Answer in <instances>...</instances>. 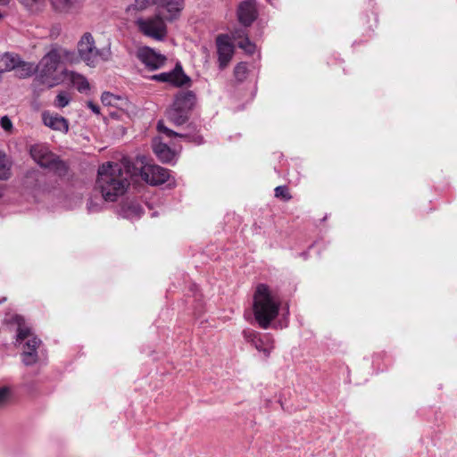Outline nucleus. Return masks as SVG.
Wrapping results in <instances>:
<instances>
[{"instance_id": "1", "label": "nucleus", "mask_w": 457, "mask_h": 457, "mask_svg": "<svg viewBox=\"0 0 457 457\" xmlns=\"http://www.w3.org/2000/svg\"><path fill=\"white\" fill-rule=\"evenodd\" d=\"M73 53L54 44L51 45L50 49L41 58L37 64V74L34 79L35 85H43L47 88H52L64 80L66 73L63 69L60 70L61 64L65 62H71Z\"/></svg>"}, {"instance_id": "2", "label": "nucleus", "mask_w": 457, "mask_h": 457, "mask_svg": "<svg viewBox=\"0 0 457 457\" xmlns=\"http://www.w3.org/2000/svg\"><path fill=\"white\" fill-rule=\"evenodd\" d=\"M129 171L121 163L108 162L98 168L96 188L104 201L114 202L129 187Z\"/></svg>"}, {"instance_id": "3", "label": "nucleus", "mask_w": 457, "mask_h": 457, "mask_svg": "<svg viewBox=\"0 0 457 457\" xmlns=\"http://www.w3.org/2000/svg\"><path fill=\"white\" fill-rule=\"evenodd\" d=\"M279 300L272 295L265 284L257 286L253 295V311L254 318L262 328H268L278 314Z\"/></svg>"}, {"instance_id": "4", "label": "nucleus", "mask_w": 457, "mask_h": 457, "mask_svg": "<svg viewBox=\"0 0 457 457\" xmlns=\"http://www.w3.org/2000/svg\"><path fill=\"white\" fill-rule=\"evenodd\" d=\"M12 322L17 325L15 344H21L26 341L21 353V361L26 366H31L38 360L37 349L41 345V340L33 336L30 328L26 325L21 316H13Z\"/></svg>"}, {"instance_id": "5", "label": "nucleus", "mask_w": 457, "mask_h": 457, "mask_svg": "<svg viewBox=\"0 0 457 457\" xmlns=\"http://www.w3.org/2000/svg\"><path fill=\"white\" fill-rule=\"evenodd\" d=\"M29 154L40 167L49 169L60 178L67 175L69 170L67 163L54 154L46 144L31 145Z\"/></svg>"}, {"instance_id": "6", "label": "nucleus", "mask_w": 457, "mask_h": 457, "mask_svg": "<svg viewBox=\"0 0 457 457\" xmlns=\"http://www.w3.org/2000/svg\"><path fill=\"white\" fill-rule=\"evenodd\" d=\"M139 33L155 41H163L168 35L167 22L161 14L155 12L147 17H136L133 21Z\"/></svg>"}, {"instance_id": "7", "label": "nucleus", "mask_w": 457, "mask_h": 457, "mask_svg": "<svg viewBox=\"0 0 457 457\" xmlns=\"http://www.w3.org/2000/svg\"><path fill=\"white\" fill-rule=\"evenodd\" d=\"M79 54L88 66L95 67L100 61H107L111 57L110 46L98 49L90 33H85L78 44Z\"/></svg>"}, {"instance_id": "8", "label": "nucleus", "mask_w": 457, "mask_h": 457, "mask_svg": "<svg viewBox=\"0 0 457 457\" xmlns=\"http://www.w3.org/2000/svg\"><path fill=\"white\" fill-rule=\"evenodd\" d=\"M140 176L148 184L156 186L165 183L170 178L169 170L156 164L145 162V157L140 158Z\"/></svg>"}, {"instance_id": "9", "label": "nucleus", "mask_w": 457, "mask_h": 457, "mask_svg": "<svg viewBox=\"0 0 457 457\" xmlns=\"http://www.w3.org/2000/svg\"><path fill=\"white\" fill-rule=\"evenodd\" d=\"M185 7V0H155V12L169 22L179 19Z\"/></svg>"}, {"instance_id": "10", "label": "nucleus", "mask_w": 457, "mask_h": 457, "mask_svg": "<svg viewBox=\"0 0 457 457\" xmlns=\"http://www.w3.org/2000/svg\"><path fill=\"white\" fill-rule=\"evenodd\" d=\"M152 79L160 82H168L175 87H183L188 84L191 79L183 71L182 66L177 63L175 68L169 72H162L152 77Z\"/></svg>"}, {"instance_id": "11", "label": "nucleus", "mask_w": 457, "mask_h": 457, "mask_svg": "<svg viewBox=\"0 0 457 457\" xmlns=\"http://www.w3.org/2000/svg\"><path fill=\"white\" fill-rule=\"evenodd\" d=\"M137 55L150 71H155L162 68L167 60L165 55L155 52L148 46L139 48Z\"/></svg>"}, {"instance_id": "12", "label": "nucleus", "mask_w": 457, "mask_h": 457, "mask_svg": "<svg viewBox=\"0 0 457 457\" xmlns=\"http://www.w3.org/2000/svg\"><path fill=\"white\" fill-rule=\"evenodd\" d=\"M217 45V53H218V61L220 69L223 70L226 68L230 62L233 54H234V46L229 42V37L228 35H219L216 38Z\"/></svg>"}, {"instance_id": "13", "label": "nucleus", "mask_w": 457, "mask_h": 457, "mask_svg": "<svg viewBox=\"0 0 457 457\" xmlns=\"http://www.w3.org/2000/svg\"><path fill=\"white\" fill-rule=\"evenodd\" d=\"M258 16L255 0H245L237 8L238 21L245 27L250 26Z\"/></svg>"}, {"instance_id": "14", "label": "nucleus", "mask_w": 457, "mask_h": 457, "mask_svg": "<svg viewBox=\"0 0 457 457\" xmlns=\"http://www.w3.org/2000/svg\"><path fill=\"white\" fill-rule=\"evenodd\" d=\"M42 121L45 126L53 130L60 131L64 134L69 131L68 120L57 113H51L47 111L43 112Z\"/></svg>"}, {"instance_id": "15", "label": "nucleus", "mask_w": 457, "mask_h": 457, "mask_svg": "<svg viewBox=\"0 0 457 457\" xmlns=\"http://www.w3.org/2000/svg\"><path fill=\"white\" fill-rule=\"evenodd\" d=\"M196 103V96L191 91H179L175 95L173 104L171 105L178 107L191 113Z\"/></svg>"}, {"instance_id": "16", "label": "nucleus", "mask_w": 457, "mask_h": 457, "mask_svg": "<svg viewBox=\"0 0 457 457\" xmlns=\"http://www.w3.org/2000/svg\"><path fill=\"white\" fill-rule=\"evenodd\" d=\"M53 9L60 13L78 12L85 0H49Z\"/></svg>"}, {"instance_id": "17", "label": "nucleus", "mask_w": 457, "mask_h": 457, "mask_svg": "<svg viewBox=\"0 0 457 457\" xmlns=\"http://www.w3.org/2000/svg\"><path fill=\"white\" fill-rule=\"evenodd\" d=\"M152 5L155 6V0H134L132 4L127 6L126 12L134 21L136 17H143L141 12L146 11Z\"/></svg>"}, {"instance_id": "18", "label": "nucleus", "mask_w": 457, "mask_h": 457, "mask_svg": "<svg viewBox=\"0 0 457 457\" xmlns=\"http://www.w3.org/2000/svg\"><path fill=\"white\" fill-rule=\"evenodd\" d=\"M189 116V112L173 105H170V107L166 111V117L168 120L175 126H181L187 122Z\"/></svg>"}, {"instance_id": "19", "label": "nucleus", "mask_w": 457, "mask_h": 457, "mask_svg": "<svg viewBox=\"0 0 457 457\" xmlns=\"http://www.w3.org/2000/svg\"><path fill=\"white\" fill-rule=\"evenodd\" d=\"M63 72L66 73L64 79H68L78 91L85 92L89 89V83L84 76L66 69H63Z\"/></svg>"}, {"instance_id": "20", "label": "nucleus", "mask_w": 457, "mask_h": 457, "mask_svg": "<svg viewBox=\"0 0 457 457\" xmlns=\"http://www.w3.org/2000/svg\"><path fill=\"white\" fill-rule=\"evenodd\" d=\"M154 153L162 162H170L174 157V153L164 143L154 140L153 143Z\"/></svg>"}, {"instance_id": "21", "label": "nucleus", "mask_w": 457, "mask_h": 457, "mask_svg": "<svg viewBox=\"0 0 457 457\" xmlns=\"http://www.w3.org/2000/svg\"><path fill=\"white\" fill-rule=\"evenodd\" d=\"M20 63V56L15 54L4 53L0 57V73L14 71Z\"/></svg>"}, {"instance_id": "22", "label": "nucleus", "mask_w": 457, "mask_h": 457, "mask_svg": "<svg viewBox=\"0 0 457 457\" xmlns=\"http://www.w3.org/2000/svg\"><path fill=\"white\" fill-rule=\"evenodd\" d=\"M232 37L234 39H240L237 42V46L239 48L245 50L248 54H253L255 51V45L253 44L247 35L245 34V30L238 29L235 30L232 33Z\"/></svg>"}, {"instance_id": "23", "label": "nucleus", "mask_w": 457, "mask_h": 457, "mask_svg": "<svg viewBox=\"0 0 457 457\" xmlns=\"http://www.w3.org/2000/svg\"><path fill=\"white\" fill-rule=\"evenodd\" d=\"M255 349L264 354L266 358L270 355L271 351L274 349V341L270 335L266 334L261 337L258 341L253 345Z\"/></svg>"}, {"instance_id": "24", "label": "nucleus", "mask_w": 457, "mask_h": 457, "mask_svg": "<svg viewBox=\"0 0 457 457\" xmlns=\"http://www.w3.org/2000/svg\"><path fill=\"white\" fill-rule=\"evenodd\" d=\"M14 71L18 78L25 79L30 77L34 73L37 74V65L33 62H24L20 58V63Z\"/></svg>"}, {"instance_id": "25", "label": "nucleus", "mask_w": 457, "mask_h": 457, "mask_svg": "<svg viewBox=\"0 0 457 457\" xmlns=\"http://www.w3.org/2000/svg\"><path fill=\"white\" fill-rule=\"evenodd\" d=\"M157 129L160 132L164 133L169 137H180L189 138V140L194 141L195 143H196L198 145L203 143V138L200 136L188 137L187 135L177 133V132L173 131L172 129L167 128L162 120H160L157 123Z\"/></svg>"}, {"instance_id": "26", "label": "nucleus", "mask_w": 457, "mask_h": 457, "mask_svg": "<svg viewBox=\"0 0 457 457\" xmlns=\"http://www.w3.org/2000/svg\"><path fill=\"white\" fill-rule=\"evenodd\" d=\"M12 161L3 152L0 151V180H7L12 175Z\"/></svg>"}, {"instance_id": "27", "label": "nucleus", "mask_w": 457, "mask_h": 457, "mask_svg": "<svg viewBox=\"0 0 457 457\" xmlns=\"http://www.w3.org/2000/svg\"><path fill=\"white\" fill-rule=\"evenodd\" d=\"M247 74V66L245 62L238 63L234 69L235 78L238 81H243L246 78Z\"/></svg>"}, {"instance_id": "28", "label": "nucleus", "mask_w": 457, "mask_h": 457, "mask_svg": "<svg viewBox=\"0 0 457 457\" xmlns=\"http://www.w3.org/2000/svg\"><path fill=\"white\" fill-rule=\"evenodd\" d=\"M70 101L71 99L69 94L67 92L62 91L56 96L54 105L58 108H63L69 104Z\"/></svg>"}, {"instance_id": "29", "label": "nucleus", "mask_w": 457, "mask_h": 457, "mask_svg": "<svg viewBox=\"0 0 457 457\" xmlns=\"http://www.w3.org/2000/svg\"><path fill=\"white\" fill-rule=\"evenodd\" d=\"M275 196L287 202L292 198L287 186H278L275 189Z\"/></svg>"}, {"instance_id": "30", "label": "nucleus", "mask_w": 457, "mask_h": 457, "mask_svg": "<svg viewBox=\"0 0 457 457\" xmlns=\"http://www.w3.org/2000/svg\"><path fill=\"white\" fill-rule=\"evenodd\" d=\"M243 336L245 339L250 342L253 345L255 344V341L261 337L260 334L253 329H245L243 331Z\"/></svg>"}, {"instance_id": "31", "label": "nucleus", "mask_w": 457, "mask_h": 457, "mask_svg": "<svg viewBox=\"0 0 457 457\" xmlns=\"http://www.w3.org/2000/svg\"><path fill=\"white\" fill-rule=\"evenodd\" d=\"M101 100L104 105H113L118 100V97L109 92H104L101 96Z\"/></svg>"}, {"instance_id": "32", "label": "nucleus", "mask_w": 457, "mask_h": 457, "mask_svg": "<svg viewBox=\"0 0 457 457\" xmlns=\"http://www.w3.org/2000/svg\"><path fill=\"white\" fill-rule=\"evenodd\" d=\"M10 395V390L4 386L0 388V409L5 406Z\"/></svg>"}, {"instance_id": "33", "label": "nucleus", "mask_w": 457, "mask_h": 457, "mask_svg": "<svg viewBox=\"0 0 457 457\" xmlns=\"http://www.w3.org/2000/svg\"><path fill=\"white\" fill-rule=\"evenodd\" d=\"M87 209L88 212H97L101 210V204L95 202L93 198H90L87 203Z\"/></svg>"}, {"instance_id": "34", "label": "nucleus", "mask_w": 457, "mask_h": 457, "mask_svg": "<svg viewBox=\"0 0 457 457\" xmlns=\"http://www.w3.org/2000/svg\"><path fill=\"white\" fill-rule=\"evenodd\" d=\"M0 125L6 131L10 130L12 128V123L7 116H4L1 118Z\"/></svg>"}, {"instance_id": "35", "label": "nucleus", "mask_w": 457, "mask_h": 457, "mask_svg": "<svg viewBox=\"0 0 457 457\" xmlns=\"http://www.w3.org/2000/svg\"><path fill=\"white\" fill-rule=\"evenodd\" d=\"M21 4L29 9H33L36 4H41L44 0H19Z\"/></svg>"}, {"instance_id": "36", "label": "nucleus", "mask_w": 457, "mask_h": 457, "mask_svg": "<svg viewBox=\"0 0 457 457\" xmlns=\"http://www.w3.org/2000/svg\"><path fill=\"white\" fill-rule=\"evenodd\" d=\"M87 105L95 113H99L100 109L96 104H93L92 102H88Z\"/></svg>"}, {"instance_id": "37", "label": "nucleus", "mask_w": 457, "mask_h": 457, "mask_svg": "<svg viewBox=\"0 0 457 457\" xmlns=\"http://www.w3.org/2000/svg\"><path fill=\"white\" fill-rule=\"evenodd\" d=\"M132 210H133V212H135L136 214L139 215L140 212H141V208L139 205L137 204H132L131 207H130Z\"/></svg>"}, {"instance_id": "38", "label": "nucleus", "mask_w": 457, "mask_h": 457, "mask_svg": "<svg viewBox=\"0 0 457 457\" xmlns=\"http://www.w3.org/2000/svg\"><path fill=\"white\" fill-rule=\"evenodd\" d=\"M10 0H0V5H6L8 4Z\"/></svg>"}, {"instance_id": "39", "label": "nucleus", "mask_w": 457, "mask_h": 457, "mask_svg": "<svg viewBox=\"0 0 457 457\" xmlns=\"http://www.w3.org/2000/svg\"><path fill=\"white\" fill-rule=\"evenodd\" d=\"M5 300H6V298H5V297H4V298H3L2 300H0V303H3V302H4Z\"/></svg>"}, {"instance_id": "40", "label": "nucleus", "mask_w": 457, "mask_h": 457, "mask_svg": "<svg viewBox=\"0 0 457 457\" xmlns=\"http://www.w3.org/2000/svg\"><path fill=\"white\" fill-rule=\"evenodd\" d=\"M271 4H273L272 1L271 0H268Z\"/></svg>"}, {"instance_id": "41", "label": "nucleus", "mask_w": 457, "mask_h": 457, "mask_svg": "<svg viewBox=\"0 0 457 457\" xmlns=\"http://www.w3.org/2000/svg\"><path fill=\"white\" fill-rule=\"evenodd\" d=\"M3 17L2 13L0 12V19Z\"/></svg>"}]
</instances>
